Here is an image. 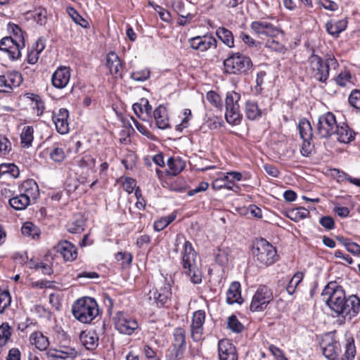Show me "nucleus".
<instances>
[{
    "mask_svg": "<svg viewBox=\"0 0 360 360\" xmlns=\"http://www.w3.org/2000/svg\"><path fill=\"white\" fill-rule=\"evenodd\" d=\"M321 296L336 316H339L340 313H344V302L347 298L344 289L336 281L329 282L323 288Z\"/></svg>",
    "mask_w": 360,
    "mask_h": 360,
    "instance_id": "obj_1",
    "label": "nucleus"
},
{
    "mask_svg": "<svg viewBox=\"0 0 360 360\" xmlns=\"http://www.w3.org/2000/svg\"><path fill=\"white\" fill-rule=\"evenodd\" d=\"M321 296L336 316H339L340 313H344V302L347 298L344 289L336 281L329 282L323 288Z\"/></svg>",
    "mask_w": 360,
    "mask_h": 360,
    "instance_id": "obj_2",
    "label": "nucleus"
},
{
    "mask_svg": "<svg viewBox=\"0 0 360 360\" xmlns=\"http://www.w3.org/2000/svg\"><path fill=\"white\" fill-rule=\"evenodd\" d=\"M73 316L82 323H90L99 314L96 300L84 297L76 300L72 306Z\"/></svg>",
    "mask_w": 360,
    "mask_h": 360,
    "instance_id": "obj_3",
    "label": "nucleus"
},
{
    "mask_svg": "<svg viewBox=\"0 0 360 360\" xmlns=\"http://www.w3.org/2000/svg\"><path fill=\"white\" fill-rule=\"evenodd\" d=\"M196 257L197 253L191 243L185 241L181 262L184 273L190 278L193 283L199 284L202 282V274L197 267Z\"/></svg>",
    "mask_w": 360,
    "mask_h": 360,
    "instance_id": "obj_4",
    "label": "nucleus"
},
{
    "mask_svg": "<svg viewBox=\"0 0 360 360\" xmlns=\"http://www.w3.org/2000/svg\"><path fill=\"white\" fill-rule=\"evenodd\" d=\"M308 62L311 77L322 83H326L329 77L330 66L334 68L338 66V61L334 56H329L323 60L319 56L312 54L309 58Z\"/></svg>",
    "mask_w": 360,
    "mask_h": 360,
    "instance_id": "obj_5",
    "label": "nucleus"
},
{
    "mask_svg": "<svg viewBox=\"0 0 360 360\" xmlns=\"http://www.w3.org/2000/svg\"><path fill=\"white\" fill-rule=\"evenodd\" d=\"M252 254L255 261L260 265H271L278 259L276 248L264 238H261L254 243Z\"/></svg>",
    "mask_w": 360,
    "mask_h": 360,
    "instance_id": "obj_6",
    "label": "nucleus"
},
{
    "mask_svg": "<svg viewBox=\"0 0 360 360\" xmlns=\"http://www.w3.org/2000/svg\"><path fill=\"white\" fill-rule=\"evenodd\" d=\"M25 47L22 31L18 26L13 29V36L6 37L0 41V50L7 53L12 60L19 58L20 49Z\"/></svg>",
    "mask_w": 360,
    "mask_h": 360,
    "instance_id": "obj_7",
    "label": "nucleus"
},
{
    "mask_svg": "<svg viewBox=\"0 0 360 360\" xmlns=\"http://www.w3.org/2000/svg\"><path fill=\"white\" fill-rule=\"evenodd\" d=\"M252 65L250 58L238 52L232 53L224 60V72L230 75L245 73Z\"/></svg>",
    "mask_w": 360,
    "mask_h": 360,
    "instance_id": "obj_8",
    "label": "nucleus"
},
{
    "mask_svg": "<svg viewBox=\"0 0 360 360\" xmlns=\"http://www.w3.org/2000/svg\"><path fill=\"white\" fill-rule=\"evenodd\" d=\"M338 124L335 115L328 112L320 115L316 125V132L321 139H328L335 134Z\"/></svg>",
    "mask_w": 360,
    "mask_h": 360,
    "instance_id": "obj_9",
    "label": "nucleus"
},
{
    "mask_svg": "<svg viewBox=\"0 0 360 360\" xmlns=\"http://www.w3.org/2000/svg\"><path fill=\"white\" fill-rule=\"evenodd\" d=\"M273 300V292L266 285H260L252 297L250 309L252 311H264Z\"/></svg>",
    "mask_w": 360,
    "mask_h": 360,
    "instance_id": "obj_10",
    "label": "nucleus"
},
{
    "mask_svg": "<svg viewBox=\"0 0 360 360\" xmlns=\"http://www.w3.org/2000/svg\"><path fill=\"white\" fill-rule=\"evenodd\" d=\"M113 320L116 330L124 335H130L139 328L136 319L122 311L117 312Z\"/></svg>",
    "mask_w": 360,
    "mask_h": 360,
    "instance_id": "obj_11",
    "label": "nucleus"
},
{
    "mask_svg": "<svg viewBox=\"0 0 360 360\" xmlns=\"http://www.w3.org/2000/svg\"><path fill=\"white\" fill-rule=\"evenodd\" d=\"M323 356L328 360H337L340 352V344L333 335H326L320 344Z\"/></svg>",
    "mask_w": 360,
    "mask_h": 360,
    "instance_id": "obj_12",
    "label": "nucleus"
},
{
    "mask_svg": "<svg viewBox=\"0 0 360 360\" xmlns=\"http://www.w3.org/2000/svg\"><path fill=\"white\" fill-rule=\"evenodd\" d=\"M22 82L21 74L17 71L7 72L0 75V93H11Z\"/></svg>",
    "mask_w": 360,
    "mask_h": 360,
    "instance_id": "obj_13",
    "label": "nucleus"
},
{
    "mask_svg": "<svg viewBox=\"0 0 360 360\" xmlns=\"http://www.w3.org/2000/svg\"><path fill=\"white\" fill-rule=\"evenodd\" d=\"M251 30L258 36L276 37L280 33V29L272 23L264 20L253 21L250 24Z\"/></svg>",
    "mask_w": 360,
    "mask_h": 360,
    "instance_id": "obj_14",
    "label": "nucleus"
},
{
    "mask_svg": "<svg viewBox=\"0 0 360 360\" xmlns=\"http://www.w3.org/2000/svg\"><path fill=\"white\" fill-rule=\"evenodd\" d=\"M46 354L51 360H72L77 356L78 352L70 345H60L58 349H49Z\"/></svg>",
    "mask_w": 360,
    "mask_h": 360,
    "instance_id": "obj_15",
    "label": "nucleus"
},
{
    "mask_svg": "<svg viewBox=\"0 0 360 360\" xmlns=\"http://www.w3.org/2000/svg\"><path fill=\"white\" fill-rule=\"evenodd\" d=\"M191 48L202 52L206 51L212 47L216 49L217 41L212 36H197L188 40Z\"/></svg>",
    "mask_w": 360,
    "mask_h": 360,
    "instance_id": "obj_16",
    "label": "nucleus"
},
{
    "mask_svg": "<svg viewBox=\"0 0 360 360\" xmlns=\"http://www.w3.org/2000/svg\"><path fill=\"white\" fill-rule=\"evenodd\" d=\"M205 320V312L198 310L193 313L191 325V338L195 342L201 340L203 333V325Z\"/></svg>",
    "mask_w": 360,
    "mask_h": 360,
    "instance_id": "obj_17",
    "label": "nucleus"
},
{
    "mask_svg": "<svg viewBox=\"0 0 360 360\" xmlns=\"http://www.w3.org/2000/svg\"><path fill=\"white\" fill-rule=\"evenodd\" d=\"M218 356L219 360H238L236 347L226 338L219 340L218 342Z\"/></svg>",
    "mask_w": 360,
    "mask_h": 360,
    "instance_id": "obj_18",
    "label": "nucleus"
},
{
    "mask_svg": "<svg viewBox=\"0 0 360 360\" xmlns=\"http://www.w3.org/2000/svg\"><path fill=\"white\" fill-rule=\"evenodd\" d=\"M148 296L149 300H153L158 307H165L172 296L171 286L169 284H165L159 290L154 288L150 290Z\"/></svg>",
    "mask_w": 360,
    "mask_h": 360,
    "instance_id": "obj_19",
    "label": "nucleus"
},
{
    "mask_svg": "<svg viewBox=\"0 0 360 360\" xmlns=\"http://www.w3.org/2000/svg\"><path fill=\"white\" fill-rule=\"evenodd\" d=\"M51 117L56 131L59 134H66L69 132L70 127L68 121L69 112L67 109L60 108L58 112H53Z\"/></svg>",
    "mask_w": 360,
    "mask_h": 360,
    "instance_id": "obj_20",
    "label": "nucleus"
},
{
    "mask_svg": "<svg viewBox=\"0 0 360 360\" xmlns=\"http://www.w3.org/2000/svg\"><path fill=\"white\" fill-rule=\"evenodd\" d=\"M344 313H340L339 316L345 319L351 320L360 311V299L355 295H352L344 302Z\"/></svg>",
    "mask_w": 360,
    "mask_h": 360,
    "instance_id": "obj_21",
    "label": "nucleus"
},
{
    "mask_svg": "<svg viewBox=\"0 0 360 360\" xmlns=\"http://www.w3.org/2000/svg\"><path fill=\"white\" fill-rule=\"evenodd\" d=\"M70 79V71L69 68L62 66L58 68L52 75V84L57 89L65 88Z\"/></svg>",
    "mask_w": 360,
    "mask_h": 360,
    "instance_id": "obj_22",
    "label": "nucleus"
},
{
    "mask_svg": "<svg viewBox=\"0 0 360 360\" xmlns=\"http://www.w3.org/2000/svg\"><path fill=\"white\" fill-rule=\"evenodd\" d=\"M56 249L67 262L73 261L77 257V250L76 247L68 240L59 242L56 247Z\"/></svg>",
    "mask_w": 360,
    "mask_h": 360,
    "instance_id": "obj_23",
    "label": "nucleus"
},
{
    "mask_svg": "<svg viewBox=\"0 0 360 360\" xmlns=\"http://www.w3.org/2000/svg\"><path fill=\"white\" fill-rule=\"evenodd\" d=\"M20 192L22 195L28 197L30 202L35 201L39 195V186L33 179L25 181L20 187Z\"/></svg>",
    "mask_w": 360,
    "mask_h": 360,
    "instance_id": "obj_24",
    "label": "nucleus"
},
{
    "mask_svg": "<svg viewBox=\"0 0 360 360\" xmlns=\"http://www.w3.org/2000/svg\"><path fill=\"white\" fill-rule=\"evenodd\" d=\"M106 66L112 75L122 77L123 66L119 56L115 52L111 51L108 54L106 58Z\"/></svg>",
    "mask_w": 360,
    "mask_h": 360,
    "instance_id": "obj_25",
    "label": "nucleus"
},
{
    "mask_svg": "<svg viewBox=\"0 0 360 360\" xmlns=\"http://www.w3.org/2000/svg\"><path fill=\"white\" fill-rule=\"evenodd\" d=\"M82 345L88 350H94L98 345V337L95 331H82L79 335Z\"/></svg>",
    "mask_w": 360,
    "mask_h": 360,
    "instance_id": "obj_26",
    "label": "nucleus"
},
{
    "mask_svg": "<svg viewBox=\"0 0 360 360\" xmlns=\"http://www.w3.org/2000/svg\"><path fill=\"white\" fill-rule=\"evenodd\" d=\"M226 302L229 304L235 303L242 304L243 299L241 297L240 284L239 282L234 281L231 283L226 292Z\"/></svg>",
    "mask_w": 360,
    "mask_h": 360,
    "instance_id": "obj_27",
    "label": "nucleus"
},
{
    "mask_svg": "<svg viewBox=\"0 0 360 360\" xmlns=\"http://www.w3.org/2000/svg\"><path fill=\"white\" fill-rule=\"evenodd\" d=\"M335 134L340 142L348 143L354 139L356 133L347 124L343 123L342 125L338 124Z\"/></svg>",
    "mask_w": 360,
    "mask_h": 360,
    "instance_id": "obj_28",
    "label": "nucleus"
},
{
    "mask_svg": "<svg viewBox=\"0 0 360 360\" xmlns=\"http://www.w3.org/2000/svg\"><path fill=\"white\" fill-rule=\"evenodd\" d=\"M153 117L159 129H166L170 127L167 109L162 105L155 108L153 112Z\"/></svg>",
    "mask_w": 360,
    "mask_h": 360,
    "instance_id": "obj_29",
    "label": "nucleus"
},
{
    "mask_svg": "<svg viewBox=\"0 0 360 360\" xmlns=\"http://www.w3.org/2000/svg\"><path fill=\"white\" fill-rule=\"evenodd\" d=\"M245 115L249 120H258L262 116V110L257 102L248 100L245 103Z\"/></svg>",
    "mask_w": 360,
    "mask_h": 360,
    "instance_id": "obj_30",
    "label": "nucleus"
},
{
    "mask_svg": "<svg viewBox=\"0 0 360 360\" xmlns=\"http://www.w3.org/2000/svg\"><path fill=\"white\" fill-rule=\"evenodd\" d=\"M347 26V20L344 18L336 21H330L326 24V28L329 34L338 37L342 32L345 30Z\"/></svg>",
    "mask_w": 360,
    "mask_h": 360,
    "instance_id": "obj_31",
    "label": "nucleus"
},
{
    "mask_svg": "<svg viewBox=\"0 0 360 360\" xmlns=\"http://www.w3.org/2000/svg\"><path fill=\"white\" fill-rule=\"evenodd\" d=\"M30 341L32 345H34L35 347L41 350H46L49 345V341L47 337L44 336L41 332H33L30 337Z\"/></svg>",
    "mask_w": 360,
    "mask_h": 360,
    "instance_id": "obj_32",
    "label": "nucleus"
},
{
    "mask_svg": "<svg viewBox=\"0 0 360 360\" xmlns=\"http://www.w3.org/2000/svg\"><path fill=\"white\" fill-rule=\"evenodd\" d=\"M167 166L170 169L169 174L172 176H176L184 169L186 163L179 157H170L167 160Z\"/></svg>",
    "mask_w": 360,
    "mask_h": 360,
    "instance_id": "obj_33",
    "label": "nucleus"
},
{
    "mask_svg": "<svg viewBox=\"0 0 360 360\" xmlns=\"http://www.w3.org/2000/svg\"><path fill=\"white\" fill-rule=\"evenodd\" d=\"M225 117L226 122L233 125H238L243 118L240 112V106L230 107L226 108Z\"/></svg>",
    "mask_w": 360,
    "mask_h": 360,
    "instance_id": "obj_34",
    "label": "nucleus"
},
{
    "mask_svg": "<svg viewBox=\"0 0 360 360\" xmlns=\"http://www.w3.org/2000/svg\"><path fill=\"white\" fill-rule=\"evenodd\" d=\"M300 136L302 140H312L313 129L309 121L303 118L299 121L297 126Z\"/></svg>",
    "mask_w": 360,
    "mask_h": 360,
    "instance_id": "obj_35",
    "label": "nucleus"
},
{
    "mask_svg": "<svg viewBox=\"0 0 360 360\" xmlns=\"http://www.w3.org/2000/svg\"><path fill=\"white\" fill-rule=\"evenodd\" d=\"M49 158L56 163H60L65 159V153L63 148L58 143H54L52 146L47 148Z\"/></svg>",
    "mask_w": 360,
    "mask_h": 360,
    "instance_id": "obj_36",
    "label": "nucleus"
},
{
    "mask_svg": "<svg viewBox=\"0 0 360 360\" xmlns=\"http://www.w3.org/2000/svg\"><path fill=\"white\" fill-rule=\"evenodd\" d=\"M217 37L228 47L234 46V37L233 33L228 29L220 27L216 30Z\"/></svg>",
    "mask_w": 360,
    "mask_h": 360,
    "instance_id": "obj_37",
    "label": "nucleus"
},
{
    "mask_svg": "<svg viewBox=\"0 0 360 360\" xmlns=\"http://www.w3.org/2000/svg\"><path fill=\"white\" fill-rule=\"evenodd\" d=\"M30 203L28 197H25L21 193L9 200V205L15 210H25Z\"/></svg>",
    "mask_w": 360,
    "mask_h": 360,
    "instance_id": "obj_38",
    "label": "nucleus"
},
{
    "mask_svg": "<svg viewBox=\"0 0 360 360\" xmlns=\"http://www.w3.org/2000/svg\"><path fill=\"white\" fill-rule=\"evenodd\" d=\"M174 342L172 347L186 349V333L181 328H176L174 330Z\"/></svg>",
    "mask_w": 360,
    "mask_h": 360,
    "instance_id": "obj_39",
    "label": "nucleus"
},
{
    "mask_svg": "<svg viewBox=\"0 0 360 360\" xmlns=\"http://www.w3.org/2000/svg\"><path fill=\"white\" fill-rule=\"evenodd\" d=\"M34 129L31 126H26L22 129L20 134L21 145L22 147L29 148L33 141Z\"/></svg>",
    "mask_w": 360,
    "mask_h": 360,
    "instance_id": "obj_40",
    "label": "nucleus"
},
{
    "mask_svg": "<svg viewBox=\"0 0 360 360\" xmlns=\"http://www.w3.org/2000/svg\"><path fill=\"white\" fill-rule=\"evenodd\" d=\"M304 276V273L302 271H297L294 274L286 286V290L289 295H292L295 292L297 287L302 281Z\"/></svg>",
    "mask_w": 360,
    "mask_h": 360,
    "instance_id": "obj_41",
    "label": "nucleus"
},
{
    "mask_svg": "<svg viewBox=\"0 0 360 360\" xmlns=\"http://www.w3.org/2000/svg\"><path fill=\"white\" fill-rule=\"evenodd\" d=\"M5 174H9L13 178H18L20 174V170L13 163H3L0 165V176Z\"/></svg>",
    "mask_w": 360,
    "mask_h": 360,
    "instance_id": "obj_42",
    "label": "nucleus"
},
{
    "mask_svg": "<svg viewBox=\"0 0 360 360\" xmlns=\"http://www.w3.org/2000/svg\"><path fill=\"white\" fill-rule=\"evenodd\" d=\"M309 211L304 207L292 209L288 212L287 216L294 221H298L308 217Z\"/></svg>",
    "mask_w": 360,
    "mask_h": 360,
    "instance_id": "obj_43",
    "label": "nucleus"
},
{
    "mask_svg": "<svg viewBox=\"0 0 360 360\" xmlns=\"http://www.w3.org/2000/svg\"><path fill=\"white\" fill-rule=\"evenodd\" d=\"M67 13L72 18V20L77 24L84 28L89 26V22L75 10L73 7L69 6L66 9Z\"/></svg>",
    "mask_w": 360,
    "mask_h": 360,
    "instance_id": "obj_44",
    "label": "nucleus"
},
{
    "mask_svg": "<svg viewBox=\"0 0 360 360\" xmlns=\"http://www.w3.org/2000/svg\"><path fill=\"white\" fill-rule=\"evenodd\" d=\"M345 349V351L343 358L346 360H354L356 356V349L353 338H349L347 339V343Z\"/></svg>",
    "mask_w": 360,
    "mask_h": 360,
    "instance_id": "obj_45",
    "label": "nucleus"
},
{
    "mask_svg": "<svg viewBox=\"0 0 360 360\" xmlns=\"http://www.w3.org/2000/svg\"><path fill=\"white\" fill-rule=\"evenodd\" d=\"M12 334L11 327L8 323L0 325V347H4L8 342Z\"/></svg>",
    "mask_w": 360,
    "mask_h": 360,
    "instance_id": "obj_46",
    "label": "nucleus"
},
{
    "mask_svg": "<svg viewBox=\"0 0 360 360\" xmlns=\"http://www.w3.org/2000/svg\"><path fill=\"white\" fill-rule=\"evenodd\" d=\"M212 188L214 190H220L221 188H226L230 191L237 192L239 186L236 185L233 181H224L222 179H215L212 182Z\"/></svg>",
    "mask_w": 360,
    "mask_h": 360,
    "instance_id": "obj_47",
    "label": "nucleus"
},
{
    "mask_svg": "<svg viewBox=\"0 0 360 360\" xmlns=\"http://www.w3.org/2000/svg\"><path fill=\"white\" fill-rule=\"evenodd\" d=\"M22 233L26 236H30L34 238L39 235V229L37 226L30 221L25 222L21 229Z\"/></svg>",
    "mask_w": 360,
    "mask_h": 360,
    "instance_id": "obj_48",
    "label": "nucleus"
},
{
    "mask_svg": "<svg viewBox=\"0 0 360 360\" xmlns=\"http://www.w3.org/2000/svg\"><path fill=\"white\" fill-rule=\"evenodd\" d=\"M185 349L171 346L166 350V360H180L184 356Z\"/></svg>",
    "mask_w": 360,
    "mask_h": 360,
    "instance_id": "obj_49",
    "label": "nucleus"
},
{
    "mask_svg": "<svg viewBox=\"0 0 360 360\" xmlns=\"http://www.w3.org/2000/svg\"><path fill=\"white\" fill-rule=\"evenodd\" d=\"M28 98H31L34 103L32 107L33 110L36 112L37 116H41L44 110V103L42 101L41 97L37 94H31V96Z\"/></svg>",
    "mask_w": 360,
    "mask_h": 360,
    "instance_id": "obj_50",
    "label": "nucleus"
},
{
    "mask_svg": "<svg viewBox=\"0 0 360 360\" xmlns=\"http://www.w3.org/2000/svg\"><path fill=\"white\" fill-rule=\"evenodd\" d=\"M240 95L235 91H229L225 99L226 108L239 105Z\"/></svg>",
    "mask_w": 360,
    "mask_h": 360,
    "instance_id": "obj_51",
    "label": "nucleus"
},
{
    "mask_svg": "<svg viewBox=\"0 0 360 360\" xmlns=\"http://www.w3.org/2000/svg\"><path fill=\"white\" fill-rule=\"evenodd\" d=\"M33 18L39 25H44L47 21V11L44 8L35 9L33 14Z\"/></svg>",
    "mask_w": 360,
    "mask_h": 360,
    "instance_id": "obj_52",
    "label": "nucleus"
},
{
    "mask_svg": "<svg viewBox=\"0 0 360 360\" xmlns=\"http://www.w3.org/2000/svg\"><path fill=\"white\" fill-rule=\"evenodd\" d=\"M55 332V339L58 343V347L60 345H70V338L63 330H62L60 328H56Z\"/></svg>",
    "mask_w": 360,
    "mask_h": 360,
    "instance_id": "obj_53",
    "label": "nucleus"
},
{
    "mask_svg": "<svg viewBox=\"0 0 360 360\" xmlns=\"http://www.w3.org/2000/svg\"><path fill=\"white\" fill-rule=\"evenodd\" d=\"M227 323L228 328L234 333H240L244 328L243 324L235 315H231L229 317Z\"/></svg>",
    "mask_w": 360,
    "mask_h": 360,
    "instance_id": "obj_54",
    "label": "nucleus"
},
{
    "mask_svg": "<svg viewBox=\"0 0 360 360\" xmlns=\"http://www.w3.org/2000/svg\"><path fill=\"white\" fill-rule=\"evenodd\" d=\"M150 72L148 68L132 72L130 77L136 82H144L150 77Z\"/></svg>",
    "mask_w": 360,
    "mask_h": 360,
    "instance_id": "obj_55",
    "label": "nucleus"
},
{
    "mask_svg": "<svg viewBox=\"0 0 360 360\" xmlns=\"http://www.w3.org/2000/svg\"><path fill=\"white\" fill-rule=\"evenodd\" d=\"M11 297L8 290H0V314H3L5 309L10 306Z\"/></svg>",
    "mask_w": 360,
    "mask_h": 360,
    "instance_id": "obj_56",
    "label": "nucleus"
},
{
    "mask_svg": "<svg viewBox=\"0 0 360 360\" xmlns=\"http://www.w3.org/2000/svg\"><path fill=\"white\" fill-rule=\"evenodd\" d=\"M172 7L174 11L179 15V17L192 18V15L188 13L184 9V4L181 1H174L172 2Z\"/></svg>",
    "mask_w": 360,
    "mask_h": 360,
    "instance_id": "obj_57",
    "label": "nucleus"
},
{
    "mask_svg": "<svg viewBox=\"0 0 360 360\" xmlns=\"http://www.w3.org/2000/svg\"><path fill=\"white\" fill-rule=\"evenodd\" d=\"M132 255L127 252H119L115 255V259L117 261H122V266L127 267L129 266L132 262Z\"/></svg>",
    "mask_w": 360,
    "mask_h": 360,
    "instance_id": "obj_58",
    "label": "nucleus"
},
{
    "mask_svg": "<svg viewBox=\"0 0 360 360\" xmlns=\"http://www.w3.org/2000/svg\"><path fill=\"white\" fill-rule=\"evenodd\" d=\"M207 100L215 108L221 109L222 104L221 103V98L219 94L213 91H210L207 94Z\"/></svg>",
    "mask_w": 360,
    "mask_h": 360,
    "instance_id": "obj_59",
    "label": "nucleus"
},
{
    "mask_svg": "<svg viewBox=\"0 0 360 360\" xmlns=\"http://www.w3.org/2000/svg\"><path fill=\"white\" fill-rule=\"evenodd\" d=\"M348 101L352 106L360 110V90H353L349 96Z\"/></svg>",
    "mask_w": 360,
    "mask_h": 360,
    "instance_id": "obj_60",
    "label": "nucleus"
},
{
    "mask_svg": "<svg viewBox=\"0 0 360 360\" xmlns=\"http://www.w3.org/2000/svg\"><path fill=\"white\" fill-rule=\"evenodd\" d=\"M239 38L241 41L248 46L250 48L258 47L259 45V42L255 40L252 37H251L248 34L241 32L239 35Z\"/></svg>",
    "mask_w": 360,
    "mask_h": 360,
    "instance_id": "obj_61",
    "label": "nucleus"
},
{
    "mask_svg": "<svg viewBox=\"0 0 360 360\" xmlns=\"http://www.w3.org/2000/svg\"><path fill=\"white\" fill-rule=\"evenodd\" d=\"M351 75L349 72H341L335 79L337 84L340 86H345L348 82H350Z\"/></svg>",
    "mask_w": 360,
    "mask_h": 360,
    "instance_id": "obj_62",
    "label": "nucleus"
},
{
    "mask_svg": "<svg viewBox=\"0 0 360 360\" xmlns=\"http://www.w3.org/2000/svg\"><path fill=\"white\" fill-rule=\"evenodd\" d=\"M84 221L82 220H76L68 224V231L72 233H80L84 230Z\"/></svg>",
    "mask_w": 360,
    "mask_h": 360,
    "instance_id": "obj_63",
    "label": "nucleus"
},
{
    "mask_svg": "<svg viewBox=\"0 0 360 360\" xmlns=\"http://www.w3.org/2000/svg\"><path fill=\"white\" fill-rule=\"evenodd\" d=\"M136 185V180L131 177H126L123 183L124 189L128 193H131L134 191Z\"/></svg>",
    "mask_w": 360,
    "mask_h": 360,
    "instance_id": "obj_64",
    "label": "nucleus"
}]
</instances>
